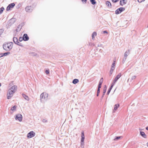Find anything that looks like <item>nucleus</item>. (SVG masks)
Instances as JSON below:
<instances>
[{
  "mask_svg": "<svg viewBox=\"0 0 148 148\" xmlns=\"http://www.w3.org/2000/svg\"><path fill=\"white\" fill-rule=\"evenodd\" d=\"M106 5H107L108 7L111 8V4L110 2L108 1H107L106 2Z\"/></svg>",
  "mask_w": 148,
  "mask_h": 148,
  "instance_id": "obj_14",
  "label": "nucleus"
},
{
  "mask_svg": "<svg viewBox=\"0 0 148 148\" xmlns=\"http://www.w3.org/2000/svg\"><path fill=\"white\" fill-rule=\"evenodd\" d=\"M121 13L120 10L119 8L118 9L115 11V13L116 14H118Z\"/></svg>",
  "mask_w": 148,
  "mask_h": 148,
  "instance_id": "obj_20",
  "label": "nucleus"
},
{
  "mask_svg": "<svg viewBox=\"0 0 148 148\" xmlns=\"http://www.w3.org/2000/svg\"><path fill=\"white\" fill-rule=\"evenodd\" d=\"M19 41H21L23 40V37H20L19 39Z\"/></svg>",
  "mask_w": 148,
  "mask_h": 148,
  "instance_id": "obj_27",
  "label": "nucleus"
},
{
  "mask_svg": "<svg viewBox=\"0 0 148 148\" xmlns=\"http://www.w3.org/2000/svg\"><path fill=\"white\" fill-rule=\"evenodd\" d=\"M111 91V89H109L107 92V94L108 95Z\"/></svg>",
  "mask_w": 148,
  "mask_h": 148,
  "instance_id": "obj_32",
  "label": "nucleus"
},
{
  "mask_svg": "<svg viewBox=\"0 0 148 148\" xmlns=\"http://www.w3.org/2000/svg\"><path fill=\"white\" fill-rule=\"evenodd\" d=\"M15 5V4L14 3H12L10 4L7 8V11H8L10 10L11 8H13Z\"/></svg>",
  "mask_w": 148,
  "mask_h": 148,
  "instance_id": "obj_7",
  "label": "nucleus"
},
{
  "mask_svg": "<svg viewBox=\"0 0 148 148\" xmlns=\"http://www.w3.org/2000/svg\"><path fill=\"white\" fill-rule=\"evenodd\" d=\"M48 97V94L46 92H43L40 96V99L41 101H43L47 99Z\"/></svg>",
  "mask_w": 148,
  "mask_h": 148,
  "instance_id": "obj_3",
  "label": "nucleus"
},
{
  "mask_svg": "<svg viewBox=\"0 0 148 148\" xmlns=\"http://www.w3.org/2000/svg\"><path fill=\"white\" fill-rule=\"evenodd\" d=\"M145 1V0H138V2L140 3H141L142 1Z\"/></svg>",
  "mask_w": 148,
  "mask_h": 148,
  "instance_id": "obj_34",
  "label": "nucleus"
},
{
  "mask_svg": "<svg viewBox=\"0 0 148 148\" xmlns=\"http://www.w3.org/2000/svg\"><path fill=\"white\" fill-rule=\"evenodd\" d=\"M90 1L91 3L92 4L94 5L96 3V2L95 0H90Z\"/></svg>",
  "mask_w": 148,
  "mask_h": 148,
  "instance_id": "obj_22",
  "label": "nucleus"
},
{
  "mask_svg": "<svg viewBox=\"0 0 148 148\" xmlns=\"http://www.w3.org/2000/svg\"><path fill=\"white\" fill-rule=\"evenodd\" d=\"M119 104H115L114 106V109L113 110V112H114L119 107Z\"/></svg>",
  "mask_w": 148,
  "mask_h": 148,
  "instance_id": "obj_11",
  "label": "nucleus"
},
{
  "mask_svg": "<svg viewBox=\"0 0 148 148\" xmlns=\"http://www.w3.org/2000/svg\"><path fill=\"white\" fill-rule=\"evenodd\" d=\"M140 134L143 137L145 138L146 137V135L145 134V133L143 132H140Z\"/></svg>",
  "mask_w": 148,
  "mask_h": 148,
  "instance_id": "obj_18",
  "label": "nucleus"
},
{
  "mask_svg": "<svg viewBox=\"0 0 148 148\" xmlns=\"http://www.w3.org/2000/svg\"><path fill=\"white\" fill-rule=\"evenodd\" d=\"M121 136L116 137L114 139V140H116L119 139L121 138Z\"/></svg>",
  "mask_w": 148,
  "mask_h": 148,
  "instance_id": "obj_29",
  "label": "nucleus"
},
{
  "mask_svg": "<svg viewBox=\"0 0 148 148\" xmlns=\"http://www.w3.org/2000/svg\"><path fill=\"white\" fill-rule=\"evenodd\" d=\"M101 85L99 84L98 89H99L101 87Z\"/></svg>",
  "mask_w": 148,
  "mask_h": 148,
  "instance_id": "obj_36",
  "label": "nucleus"
},
{
  "mask_svg": "<svg viewBox=\"0 0 148 148\" xmlns=\"http://www.w3.org/2000/svg\"><path fill=\"white\" fill-rule=\"evenodd\" d=\"M4 10V9L3 7H1V8L0 9V14H1L2 13Z\"/></svg>",
  "mask_w": 148,
  "mask_h": 148,
  "instance_id": "obj_23",
  "label": "nucleus"
},
{
  "mask_svg": "<svg viewBox=\"0 0 148 148\" xmlns=\"http://www.w3.org/2000/svg\"><path fill=\"white\" fill-rule=\"evenodd\" d=\"M79 82V80L77 79H75L73 81V83L74 84H76Z\"/></svg>",
  "mask_w": 148,
  "mask_h": 148,
  "instance_id": "obj_17",
  "label": "nucleus"
},
{
  "mask_svg": "<svg viewBox=\"0 0 148 148\" xmlns=\"http://www.w3.org/2000/svg\"><path fill=\"white\" fill-rule=\"evenodd\" d=\"M103 33L104 34H105V33L108 34V32L106 31H103Z\"/></svg>",
  "mask_w": 148,
  "mask_h": 148,
  "instance_id": "obj_39",
  "label": "nucleus"
},
{
  "mask_svg": "<svg viewBox=\"0 0 148 148\" xmlns=\"http://www.w3.org/2000/svg\"><path fill=\"white\" fill-rule=\"evenodd\" d=\"M124 56L125 57H126L127 56V54L126 53H125L124 54Z\"/></svg>",
  "mask_w": 148,
  "mask_h": 148,
  "instance_id": "obj_41",
  "label": "nucleus"
},
{
  "mask_svg": "<svg viewBox=\"0 0 148 148\" xmlns=\"http://www.w3.org/2000/svg\"><path fill=\"white\" fill-rule=\"evenodd\" d=\"M115 67H111V69H110V75H111L113 73V72L114 69Z\"/></svg>",
  "mask_w": 148,
  "mask_h": 148,
  "instance_id": "obj_19",
  "label": "nucleus"
},
{
  "mask_svg": "<svg viewBox=\"0 0 148 148\" xmlns=\"http://www.w3.org/2000/svg\"><path fill=\"white\" fill-rule=\"evenodd\" d=\"M1 83H0V86H1Z\"/></svg>",
  "mask_w": 148,
  "mask_h": 148,
  "instance_id": "obj_45",
  "label": "nucleus"
},
{
  "mask_svg": "<svg viewBox=\"0 0 148 148\" xmlns=\"http://www.w3.org/2000/svg\"><path fill=\"white\" fill-rule=\"evenodd\" d=\"M113 2L116 3L119 0H112Z\"/></svg>",
  "mask_w": 148,
  "mask_h": 148,
  "instance_id": "obj_33",
  "label": "nucleus"
},
{
  "mask_svg": "<svg viewBox=\"0 0 148 148\" xmlns=\"http://www.w3.org/2000/svg\"><path fill=\"white\" fill-rule=\"evenodd\" d=\"M146 129L147 130H148V127H146Z\"/></svg>",
  "mask_w": 148,
  "mask_h": 148,
  "instance_id": "obj_43",
  "label": "nucleus"
},
{
  "mask_svg": "<svg viewBox=\"0 0 148 148\" xmlns=\"http://www.w3.org/2000/svg\"><path fill=\"white\" fill-rule=\"evenodd\" d=\"M127 2V0H121L120 2V4L121 5L123 6L126 4Z\"/></svg>",
  "mask_w": 148,
  "mask_h": 148,
  "instance_id": "obj_9",
  "label": "nucleus"
},
{
  "mask_svg": "<svg viewBox=\"0 0 148 148\" xmlns=\"http://www.w3.org/2000/svg\"><path fill=\"white\" fill-rule=\"evenodd\" d=\"M23 37L24 41H27L29 39V37L27 34H24L23 36Z\"/></svg>",
  "mask_w": 148,
  "mask_h": 148,
  "instance_id": "obj_10",
  "label": "nucleus"
},
{
  "mask_svg": "<svg viewBox=\"0 0 148 148\" xmlns=\"http://www.w3.org/2000/svg\"><path fill=\"white\" fill-rule=\"evenodd\" d=\"M103 82V78H102L100 80L99 84L102 85Z\"/></svg>",
  "mask_w": 148,
  "mask_h": 148,
  "instance_id": "obj_24",
  "label": "nucleus"
},
{
  "mask_svg": "<svg viewBox=\"0 0 148 148\" xmlns=\"http://www.w3.org/2000/svg\"><path fill=\"white\" fill-rule=\"evenodd\" d=\"M13 46V43L10 42L6 43L3 45L4 49L6 51H9L11 49Z\"/></svg>",
  "mask_w": 148,
  "mask_h": 148,
  "instance_id": "obj_2",
  "label": "nucleus"
},
{
  "mask_svg": "<svg viewBox=\"0 0 148 148\" xmlns=\"http://www.w3.org/2000/svg\"><path fill=\"white\" fill-rule=\"evenodd\" d=\"M45 73L47 74H48L49 73V70H46L45 71Z\"/></svg>",
  "mask_w": 148,
  "mask_h": 148,
  "instance_id": "obj_31",
  "label": "nucleus"
},
{
  "mask_svg": "<svg viewBox=\"0 0 148 148\" xmlns=\"http://www.w3.org/2000/svg\"><path fill=\"white\" fill-rule=\"evenodd\" d=\"M18 45H19L21 46L22 47H23V45H22V44H21V43H20L19 42V43H18Z\"/></svg>",
  "mask_w": 148,
  "mask_h": 148,
  "instance_id": "obj_37",
  "label": "nucleus"
},
{
  "mask_svg": "<svg viewBox=\"0 0 148 148\" xmlns=\"http://www.w3.org/2000/svg\"><path fill=\"white\" fill-rule=\"evenodd\" d=\"M115 64H112V67H115Z\"/></svg>",
  "mask_w": 148,
  "mask_h": 148,
  "instance_id": "obj_42",
  "label": "nucleus"
},
{
  "mask_svg": "<svg viewBox=\"0 0 148 148\" xmlns=\"http://www.w3.org/2000/svg\"><path fill=\"white\" fill-rule=\"evenodd\" d=\"M17 89V86L16 85H14L10 88L8 90L7 94L8 99H10L12 97L14 93L16 91Z\"/></svg>",
  "mask_w": 148,
  "mask_h": 148,
  "instance_id": "obj_1",
  "label": "nucleus"
},
{
  "mask_svg": "<svg viewBox=\"0 0 148 148\" xmlns=\"http://www.w3.org/2000/svg\"><path fill=\"white\" fill-rule=\"evenodd\" d=\"M121 73H119L118 75H117L114 80L113 84L114 83V84L119 79L121 76Z\"/></svg>",
  "mask_w": 148,
  "mask_h": 148,
  "instance_id": "obj_5",
  "label": "nucleus"
},
{
  "mask_svg": "<svg viewBox=\"0 0 148 148\" xmlns=\"http://www.w3.org/2000/svg\"><path fill=\"white\" fill-rule=\"evenodd\" d=\"M47 120H45V119H43V122H47Z\"/></svg>",
  "mask_w": 148,
  "mask_h": 148,
  "instance_id": "obj_40",
  "label": "nucleus"
},
{
  "mask_svg": "<svg viewBox=\"0 0 148 148\" xmlns=\"http://www.w3.org/2000/svg\"><path fill=\"white\" fill-rule=\"evenodd\" d=\"M97 35V33L95 32H94L92 34V39H93Z\"/></svg>",
  "mask_w": 148,
  "mask_h": 148,
  "instance_id": "obj_16",
  "label": "nucleus"
},
{
  "mask_svg": "<svg viewBox=\"0 0 148 148\" xmlns=\"http://www.w3.org/2000/svg\"><path fill=\"white\" fill-rule=\"evenodd\" d=\"M22 115L20 114H18L16 116L15 119L16 120L18 119L20 121H21L22 120Z\"/></svg>",
  "mask_w": 148,
  "mask_h": 148,
  "instance_id": "obj_8",
  "label": "nucleus"
},
{
  "mask_svg": "<svg viewBox=\"0 0 148 148\" xmlns=\"http://www.w3.org/2000/svg\"><path fill=\"white\" fill-rule=\"evenodd\" d=\"M106 86L105 89L103 90V95H104L106 93Z\"/></svg>",
  "mask_w": 148,
  "mask_h": 148,
  "instance_id": "obj_28",
  "label": "nucleus"
},
{
  "mask_svg": "<svg viewBox=\"0 0 148 148\" xmlns=\"http://www.w3.org/2000/svg\"><path fill=\"white\" fill-rule=\"evenodd\" d=\"M147 146L148 147V143H147Z\"/></svg>",
  "mask_w": 148,
  "mask_h": 148,
  "instance_id": "obj_44",
  "label": "nucleus"
},
{
  "mask_svg": "<svg viewBox=\"0 0 148 148\" xmlns=\"http://www.w3.org/2000/svg\"><path fill=\"white\" fill-rule=\"evenodd\" d=\"M33 9V8L31 6H27L25 8L26 11L29 12H31Z\"/></svg>",
  "mask_w": 148,
  "mask_h": 148,
  "instance_id": "obj_6",
  "label": "nucleus"
},
{
  "mask_svg": "<svg viewBox=\"0 0 148 148\" xmlns=\"http://www.w3.org/2000/svg\"><path fill=\"white\" fill-rule=\"evenodd\" d=\"M22 96L26 100H29V97L27 96L26 95L24 94H23Z\"/></svg>",
  "mask_w": 148,
  "mask_h": 148,
  "instance_id": "obj_15",
  "label": "nucleus"
},
{
  "mask_svg": "<svg viewBox=\"0 0 148 148\" xmlns=\"http://www.w3.org/2000/svg\"><path fill=\"white\" fill-rule=\"evenodd\" d=\"M83 3H86L87 0H81Z\"/></svg>",
  "mask_w": 148,
  "mask_h": 148,
  "instance_id": "obj_30",
  "label": "nucleus"
},
{
  "mask_svg": "<svg viewBox=\"0 0 148 148\" xmlns=\"http://www.w3.org/2000/svg\"><path fill=\"white\" fill-rule=\"evenodd\" d=\"M115 63H116V59L114 60L112 64H115Z\"/></svg>",
  "mask_w": 148,
  "mask_h": 148,
  "instance_id": "obj_38",
  "label": "nucleus"
},
{
  "mask_svg": "<svg viewBox=\"0 0 148 148\" xmlns=\"http://www.w3.org/2000/svg\"><path fill=\"white\" fill-rule=\"evenodd\" d=\"M114 83L113 84V83H112V85H111V86L110 88L109 89H111V90L112 89V87H113V85H114Z\"/></svg>",
  "mask_w": 148,
  "mask_h": 148,
  "instance_id": "obj_35",
  "label": "nucleus"
},
{
  "mask_svg": "<svg viewBox=\"0 0 148 148\" xmlns=\"http://www.w3.org/2000/svg\"><path fill=\"white\" fill-rule=\"evenodd\" d=\"M99 92H100V89H98L97 91V96H99Z\"/></svg>",
  "mask_w": 148,
  "mask_h": 148,
  "instance_id": "obj_26",
  "label": "nucleus"
},
{
  "mask_svg": "<svg viewBox=\"0 0 148 148\" xmlns=\"http://www.w3.org/2000/svg\"><path fill=\"white\" fill-rule=\"evenodd\" d=\"M119 10H120V11L121 12L123 11H124L125 10V8H119Z\"/></svg>",
  "mask_w": 148,
  "mask_h": 148,
  "instance_id": "obj_25",
  "label": "nucleus"
},
{
  "mask_svg": "<svg viewBox=\"0 0 148 148\" xmlns=\"http://www.w3.org/2000/svg\"><path fill=\"white\" fill-rule=\"evenodd\" d=\"M35 135V133L33 131H31L27 135V137L30 138L34 137Z\"/></svg>",
  "mask_w": 148,
  "mask_h": 148,
  "instance_id": "obj_4",
  "label": "nucleus"
},
{
  "mask_svg": "<svg viewBox=\"0 0 148 148\" xmlns=\"http://www.w3.org/2000/svg\"><path fill=\"white\" fill-rule=\"evenodd\" d=\"M16 106H14L13 107H12L11 109V110L12 111L16 110Z\"/></svg>",
  "mask_w": 148,
  "mask_h": 148,
  "instance_id": "obj_21",
  "label": "nucleus"
},
{
  "mask_svg": "<svg viewBox=\"0 0 148 148\" xmlns=\"http://www.w3.org/2000/svg\"><path fill=\"white\" fill-rule=\"evenodd\" d=\"M14 42L16 44H18L19 42L18 41V39L16 37H14L13 39Z\"/></svg>",
  "mask_w": 148,
  "mask_h": 148,
  "instance_id": "obj_12",
  "label": "nucleus"
},
{
  "mask_svg": "<svg viewBox=\"0 0 148 148\" xmlns=\"http://www.w3.org/2000/svg\"><path fill=\"white\" fill-rule=\"evenodd\" d=\"M81 137H82V138H81V141L82 142H83L84 141V138H85L84 135V132H82Z\"/></svg>",
  "mask_w": 148,
  "mask_h": 148,
  "instance_id": "obj_13",
  "label": "nucleus"
}]
</instances>
